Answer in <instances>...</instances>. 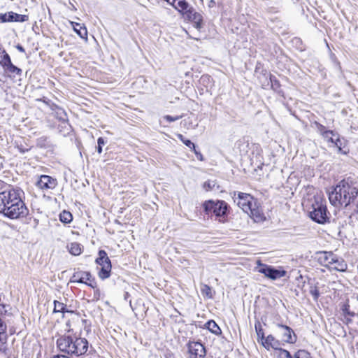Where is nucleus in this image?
Returning <instances> with one entry per match:
<instances>
[{
  "label": "nucleus",
  "instance_id": "1",
  "mask_svg": "<svg viewBox=\"0 0 358 358\" xmlns=\"http://www.w3.org/2000/svg\"><path fill=\"white\" fill-rule=\"evenodd\" d=\"M358 195L357 187L350 185L345 180L341 181L329 194L330 203L336 206H348L356 199Z\"/></svg>",
  "mask_w": 358,
  "mask_h": 358
},
{
  "label": "nucleus",
  "instance_id": "2",
  "mask_svg": "<svg viewBox=\"0 0 358 358\" xmlns=\"http://www.w3.org/2000/svg\"><path fill=\"white\" fill-rule=\"evenodd\" d=\"M233 199L237 206L252 217L255 222H258L264 220L265 217L263 210L257 200L252 195L243 192H234Z\"/></svg>",
  "mask_w": 358,
  "mask_h": 358
},
{
  "label": "nucleus",
  "instance_id": "3",
  "mask_svg": "<svg viewBox=\"0 0 358 358\" xmlns=\"http://www.w3.org/2000/svg\"><path fill=\"white\" fill-rule=\"evenodd\" d=\"M57 345L60 351L76 357L85 355L88 350V341L85 338L72 337L64 335L57 340Z\"/></svg>",
  "mask_w": 358,
  "mask_h": 358
},
{
  "label": "nucleus",
  "instance_id": "4",
  "mask_svg": "<svg viewBox=\"0 0 358 358\" xmlns=\"http://www.w3.org/2000/svg\"><path fill=\"white\" fill-rule=\"evenodd\" d=\"M23 192L20 189H13L12 201L8 202L6 210L3 215L10 219L24 217L29 210L22 199Z\"/></svg>",
  "mask_w": 358,
  "mask_h": 358
},
{
  "label": "nucleus",
  "instance_id": "5",
  "mask_svg": "<svg viewBox=\"0 0 358 358\" xmlns=\"http://www.w3.org/2000/svg\"><path fill=\"white\" fill-rule=\"evenodd\" d=\"M227 203L224 201L217 200L207 201L203 203V208L207 214H213L216 217H220L219 221L223 222L222 217L227 214Z\"/></svg>",
  "mask_w": 358,
  "mask_h": 358
},
{
  "label": "nucleus",
  "instance_id": "6",
  "mask_svg": "<svg viewBox=\"0 0 358 358\" xmlns=\"http://www.w3.org/2000/svg\"><path fill=\"white\" fill-rule=\"evenodd\" d=\"M96 263L100 266L99 277L102 280L108 278L110 275L112 266L106 251L100 250L99 252V257L96 259Z\"/></svg>",
  "mask_w": 358,
  "mask_h": 358
},
{
  "label": "nucleus",
  "instance_id": "7",
  "mask_svg": "<svg viewBox=\"0 0 358 358\" xmlns=\"http://www.w3.org/2000/svg\"><path fill=\"white\" fill-rule=\"evenodd\" d=\"M312 206L313 210L310 212L311 219L319 224L325 223L328 220L326 205L323 204L322 201H315Z\"/></svg>",
  "mask_w": 358,
  "mask_h": 358
},
{
  "label": "nucleus",
  "instance_id": "8",
  "mask_svg": "<svg viewBox=\"0 0 358 358\" xmlns=\"http://www.w3.org/2000/svg\"><path fill=\"white\" fill-rule=\"evenodd\" d=\"M258 264L259 266L257 268L258 272L273 280L284 277L287 273L285 270L276 269L267 264H262L259 261L258 262Z\"/></svg>",
  "mask_w": 358,
  "mask_h": 358
},
{
  "label": "nucleus",
  "instance_id": "9",
  "mask_svg": "<svg viewBox=\"0 0 358 358\" xmlns=\"http://www.w3.org/2000/svg\"><path fill=\"white\" fill-rule=\"evenodd\" d=\"M70 282L84 283L93 288L96 287L94 280L92 278L90 273L87 271L75 272L71 278Z\"/></svg>",
  "mask_w": 358,
  "mask_h": 358
},
{
  "label": "nucleus",
  "instance_id": "10",
  "mask_svg": "<svg viewBox=\"0 0 358 358\" xmlns=\"http://www.w3.org/2000/svg\"><path fill=\"white\" fill-rule=\"evenodd\" d=\"M188 358H204L206 354L204 346L199 342L188 343Z\"/></svg>",
  "mask_w": 358,
  "mask_h": 358
},
{
  "label": "nucleus",
  "instance_id": "11",
  "mask_svg": "<svg viewBox=\"0 0 358 358\" xmlns=\"http://www.w3.org/2000/svg\"><path fill=\"white\" fill-rule=\"evenodd\" d=\"M1 63L3 69L10 74V76H21L22 69L13 64L10 56L7 53L3 55Z\"/></svg>",
  "mask_w": 358,
  "mask_h": 358
},
{
  "label": "nucleus",
  "instance_id": "12",
  "mask_svg": "<svg viewBox=\"0 0 358 358\" xmlns=\"http://www.w3.org/2000/svg\"><path fill=\"white\" fill-rule=\"evenodd\" d=\"M318 262L323 266L329 268V265L334 261L337 257L333 252L329 251H320L317 252Z\"/></svg>",
  "mask_w": 358,
  "mask_h": 358
},
{
  "label": "nucleus",
  "instance_id": "13",
  "mask_svg": "<svg viewBox=\"0 0 358 358\" xmlns=\"http://www.w3.org/2000/svg\"><path fill=\"white\" fill-rule=\"evenodd\" d=\"M36 185L41 189H53L57 185V181L49 176L43 175L37 181Z\"/></svg>",
  "mask_w": 358,
  "mask_h": 358
},
{
  "label": "nucleus",
  "instance_id": "14",
  "mask_svg": "<svg viewBox=\"0 0 358 358\" xmlns=\"http://www.w3.org/2000/svg\"><path fill=\"white\" fill-rule=\"evenodd\" d=\"M13 190V189H10L0 192V213L3 214L5 212L8 204H9L8 202L12 201Z\"/></svg>",
  "mask_w": 358,
  "mask_h": 358
},
{
  "label": "nucleus",
  "instance_id": "15",
  "mask_svg": "<svg viewBox=\"0 0 358 358\" xmlns=\"http://www.w3.org/2000/svg\"><path fill=\"white\" fill-rule=\"evenodd\" d=\"M278 326L282 330V337L285 342L293 343L296 341L295 335L294 334V336H292L294 331L290 327L282 324H278Z\"/></svg>",
  "mask_w": 358,
  "mask_h": 358
},
{
  "label": "nucleus",
  "instance_id": "16",
  "mask_svg": "<svg viewBox=\"0 0 358 358\" xmlns=\"http://www.w3.org/2000/svg\"><path fill=\"white\" fill-rule=\"evenodd\" d=\"M262 345L267 350L273 348L278 350L280 348V343L275 339L272 335H268L262 342Z\"/></svg>",
  "mask_w": 358,
  "mask_h": 358
},
{
  "label": "nucleus",
  "instance_id": "17",
  "mask_svg": "<svg viewBox=\"0 0 358 358\" xmlns=\"http://www.w3.org/2000/svg\"><path fill=\"white\" fill-rule=\"evenodd\" d=\"M347 268L348 266L345 261L338 255L331 264L329 265V269L337 271H345Z\"/></svg>",
  "mask_w": 358,
  "mask_h": 358
},
{
  "label": "nucleus",
  "instance_id": "18",
  "mask_svg": "<svg viewBox=\"0 0 358 358\" xmlns=\"http://www.w3.org/2000/svg\"><path fill=\"white\" fill-rule=\"evenodd\" d=\"M187 17L193 21L194 22H198L199 21H202V16L200 13L194 11L192 8H190L185 13Z\"/></svg>",
  "mask_w": 358,
  "mask_h": 358
},
{
  "label": "nucleus",
  "instance_id": "19",
  "mask_svg": "<svg viewBox=\"0 0 358 358\" xmlns=\"http://www.w3.org/2000/svg\"><path fill=\"white\" fill-rule=\"evenodd\" d=\"M73 24V30L78 34V35L82 38H87V31L85 27H83L79 23L71 22Z\"/></svg>",
  "mask_w": 358,
  "mask_h": 358
},
{
  "label": "nucleus",
  "instance_id": "20",
  "mask_svg": "<svg viewBox=\"0 0 358 358\" xmlns=\"http://www.w3.org/2000/svg\"><path fill=\"white\" fill-rule=\"evenodd\" d=\"M179 12L185 13L191 7L185 0H177L175 3H171Z\"/></svg>",
  "mask_w": 358,
  "mask_h": 358
},
{
  "label": "nucleus",
  "instance_id": "21",
  "mask_svg": "<svg viewBox=\"0 0 358 358\" xmlns=\"http://www.w3.org/2000/svg\"><path fill=\"white\" fill-rule=\"evenodd\" d=\"M54 313H62L63 314L66 313H73V311L67 309L66 305L62 302L55 300L54 301Z\"/></svg>",
  "mask_w": 358,
  "mask_h": 358
},
{
  "label": "nucleus",
  "instance_id": "22",
  "mask_svg": "<svg viewBox=\"0 0 358 358\" xmlns=\"http://www.w3.org/2000/svg\"><path fill=\"white\" fill-rule=\"evenodd\" d=\"M205 327L212 333L219 335L221 334V329L216 322L213 320H210L205 324Z\"/></svg>",
  "mask_w": 358,
  "mask_h": 358
},
{
  "label": "nucleus",
  "instance_id": "23",
  "mask_svg": "<svg viewBox=\"0 0 358 358\" xmlns=\"http://www.w3.org/2000/svg\"><path fill=\"white\" fill-rule=\"evenodd\" d=\"M256 162H255L253 160L251 162V165L254 166V171L259 176H261L264 174V172L262 171L263 167L264 166V164L263 162H262L260 160H257L258 158H255Z\"/></svg>",
  "mask_w": 358,
  "mask_h": 358
},
{
  "label": "nucleus",
  "instance_id": "24",
  "mask_svg": "<svg viewBox=\"0 0 358 358\" xmlns=\"http://www.w3.org/2000/svg\"><path fill=\"white\" fill-rule=\"evenodd\" d=\"M255 328L257 335V341L262 343L266 338L264 337V333L261 323L259 322H257L255 323Z\"/></svg>",
  "mask_w": 358,
  "mask_h": 358
},
{
  "label": "nucleus",
  "instance_id": "25",
  "mask_svg": "<svg viewBox=\"0 0 358 358\" xmlns=\"http://www.w3.org/2000/svg\"><path fill=\"white\" fill-rule=\"evenodd\" d=\"M69 251L73 255H79L82 252L81 245L78 243H71Z\"/></svg>",
  "mask_w": 358,
  "mask_h": 358
},
{
  "label": "nucleus",
  "instance_id": "26",
  "mask_svg": "<svg viewBox=\"0 0 358 358\" xmlns=\"http://www.w3.org/2000/svg\"><path fill=\"white\" fill-rule=\"evenodd\" d=\"M37 145L41 148H52V145L50 141L48 140V138L46 136H42L37 140Z\"/></svg>",
  "mask_w": 358,
  "mask_h": 358
},
{
  "label": "nucleus",
  "instance_id": "27",
  "mask_svg": "<svg viewBox=\"0 0 358 358\" xmlns=\"http://www.w3.org/2000/svg\"><path fill=\"white\" fill-rule=\"evenodd\" d=\"M60 221L63 223H70L72 221L73 217L70 212L64 210L59 215Z\"/></svg>",
  "mask_w": 358,
  "mask_h": 358
},
{
  "label": "nucleus",
  "instance_id": "28",
  "mask_svg": "<svg viewBox=\"0 0 358 358\" xmlns=\"http://www.w3.org/2000/svg\"><path fill=\"white\" fill-rule=\"evenodd\" d=\"M13 12L0 13V23L13 22Z\"/></svg>",
  "mask_w": 358,
  "mask_h": 358
},
{
  "label": "nucleus",
  "instance_id": "29",
  "mask_svg": "<svg viewBox=\"0 0 358 358\" xmlns=\"http://www.w3.org/2000/svg\"><path fill=\"white\" fill-rule=\"evenodd\" d=\"M178 138L188 148L190 149H194L195 155H199V153L196 150L195 145L190 140L185 139L182 134H179Z\"/></svg>",
  "mask_w": 358,
  "mask_h": 358
},
{
  "label": "nucleus",
  "instance_id": "30",
  "mask_svg": "<svg viewBox=\"0 0 358 358\" xmlns=\"http://www.w3.org/2000/svg\"><path fill=\"white\" fill-rule=\"evenodd\" d=\"M7 334H0V352H4L6 348Z\"/></svg>",
  "mask_w": 358,
  "mask_h": 358
},
{
  "label": "nucleus",
  "instance_id": "31",
  "mask_svg": "<svg viewBox=\"0 0 358 358\" xmlns=\"http://www.w3.org/2000/svg\"><path fill=\"white\" fill-rule=\"evenodd\" d=\"M13 22H23L29 20V16L26 15H20L13 12Z\"/></svg>",
  "mask_w": 358,
  "mask_h": 358
},
{
  "label": "nucleus",
  "instance_id": "32",
  "mask_svg": "<svg viewBox=\"0 0 358 358\" xmlns=\"http://www.w3.org/2000/svg\"><path fill=\"white\" fill-rule=\"evenodd\" d=\"M217 183L215 180H208L203 183V188L206 191H210L215 189L216 187Z\"/></svg>",
  "mask_w": 358,
  "mask_h": 358
},
{
  "label": "nucleus",
  "instance_id": "33",
  "mask_svg": "<svg viewBox=\"0 0 358 358\" xmlns=\"http://www.w3.org/2000/svg\"><path fill=\"white\" fill-rule=\"evenodd\" d=\"M342 310L345 315H350L351 317H353L355 315V313L354 311H351L350 310V306L348 303H345L343 306Z\"/></svg>",
  "mask_w": 358,
  "mask_h": 358
},
{
  "label": "nucleus",
  "instance_id": "34",
  "mask_svg": "<svg viewBox=\"0 0 358 358\" xmlns=\"http://www.w3.org/2000/svg\"><path fill=\"white\" fill-rule=\"evenodd\" d=\"M278 350H279V358H292L290 353L287 350L282 349L281 348Z\"/></svg>",
  "mask_w": 358,
  "mask_h": 358
},
{
  "label": "nucleus",
  "instance_id": "35",
  "mask_svg": "<svg viewBox=\"0 0 358 358\" xmlns=\"http://www.w3.org/2000/svg\"><path fill=\"white\" fill-rule=\"evenodd\" d=\"M201 292L203 294H206L207 296H208L210 298L212 297L211 288L208 285H204L203 286V287L201 288Z\"/></svg>",
  "mask_w": 358,
  "mask_h": 358
},
{
  "label": "nucleus",
  "instance_id": "36",
  "mask_svg": "<svg viewBox=\"0 0 358 358\" xmlns=\"http://www.w3.org/2000/svg\"><path fill=\"white\" fill-rule=\"evenodd\" d=\"M97 143H98V145L96 147V149H97L98 153L101 154V151H102V146L106 144V141H104V139L102 137H100L97 140Z\"/></svg>",
  "mask_w": 358,
  "mask_h": 358
},
{
  "label": "nucleus",
  "instance_id": "37",
  "mask_svg": "<svg viewBox=\"0 0 358 358\" xmlns=\"http://www.w3.org/2000/svg\"><path fill=\"white\" fill-rule=\"evenodd\" d=\"M309 353L306 350H299L296 355V358H308Z\"/></svg>",
  "mask_w": 358,
  "mask_h": 358
},
{
  "label": "nucleus",
  "instance_id": "38",
  "mask_svg": "<svg viewBox=\"0 0 358 358\" xmlns=\"http://www.w3.org/2000/svg\"><path fill=\"white\" fill-rule=\"evenodd\" d=\"M270 80H271V87L274 90H276L277 88H278L280 87V83H279L278 80L274 76H271Z\"/></svg>",
  "mask_w": 358,
  "mask_h": 358
},
{
  "label": "nucleus",
  "instance_id": "39",
  "mask_svg": "<svg viewBox=\"0 0 358 358\" xmlns=\"http://www.w3.org/2000/svg\"><path fill=\"white\" fill-rule=\"evenodd\" d=\"M7 326L3 320L0 317V334H6Z\"/></svg>",
  "mask_w": 358,
  "mask_h": 358
},
{
  "label": "nucleus",
  "instance_id": "40",
  "mask_svg": "<svg viewBox=\"0 0 358 358\" xmlns=\"http://www.w3.org/2000/svg\"><path fill=\"white\" fill-rule=\"evenodd\" d=\"M180 117H181V116H174L173 117V116H171L169 115H166L164 117V119H165L166 120H167L169 122H175V121L178 120Z\"/></svg>",
  "mask_w": 358,
  "mask_h": 358
},
{
  "label": "nucleus",
  "instance_id": "41",
  "mask_svg": "<svg viewBox=\"0 0 358 358\" xmlns=\"http://www.w3.org/2000/svg\"><path fill=\"white\" fill-rule=\"evenodd\" d=\"M336 145L338 146L339 150L341 151V153L343 155H346L348 152L346 150H343L342 148L340 147L341 145V141L339 139L336 140Z\"/></svg>",
  "mask_w": 358,
  "mask_h": 358
},
{
  "label": "nucleus",
  "instance_id": "42",
  "mask_svg": "<svg viewBox=\"0 0 358 358\" xmlns=\"http://www.w3.org/2000/svg\"><path fill=\"white\" fill-rule=\"evenodd\" d=\"M6 306L3 303H0V315L6 314Z\"/></svg>",
  "mask_w": 358,
  "mask_h": 358
},
{
  "label": "nucleus",
  "instance_id": "43",
  "mask_svg": "<svg viewBox=\"0 0 358 358\" xmlns=\"http://www.w3.org/2000/svg\"><path fill=\"white\" fill-rule=\"evenodd\" d=\"M210 77L209 76H202L201 78V81L205 82V81H209Z\"/></svg>",
  "mask_w": 358,
  "mask_h": 358
},
{
  "label": "nucleus",
  "instance_id": "44",
  "mask_svg": "<svg viewBox=\"0 0 358 358\" xmlns=\"http://www.w3.org/2000/svg\"><path fill=\"white\" fill-rule=\"evenodd\" d=\"M16 48H17L20 52H25L24 48L22 45H17L16 46Z\"/></svg>",
  "mask_w": 358,
  "mask_h": 358
},
{
  "label": "nucleus",
  "instance_id": "45",
  "mask_svg": "<svg viewBox=\"0 0 358 358\" xmlns=\"http://www.w3.org/2000/svg\"><path fill=\"white\" fill-rule=\"evenodd\" d=\"M201 22H202V21H199L198 22H194L195 24V25H194L195 28H196L198 29H200L201 27Z\"/></svg>",
  "mask_w": 358,
  "mask_h": 358
},
{
  "label": "nucleus",
  "instance_id": "46",
  "mask_svg": "<svg viewBox=\"0 0 358 358\" xmlns=\"http://www.w3.org/2000/svg\"><path fill=\"white\" fill-rule=\"evenodd\" d=\"M215 1L214 0H210L209 1V5L208 6H209V7H213V6H215Z\"/></svg>",
  "mask_w": 358,
  "mask_h": 358
},
{
  "label": "nucleus",
  "instance_id": "47",
  "mask_svg": "<svg viewBox=\"0 0 358 358\" xmlns=\"http://www.w3.org/2000/svg\"><path fill=\"white\" fill-rule=\"evenodd\" d=\"M169 3H175L177 0H166Z\"/></svg>",
  "mask_w": 358,
  "mask_h": 358
},
{
  "label": "nucleus",
  "instance_id": "48",
  "mask_svg": "<svg viewBox=\"0 0 358 358\" xmlns=\"http://www.w3.org/2000/svg\"><path fill=\"white\" fill-rule=\"evenodd\" d=\"M66 326L69 327V328L66 329V331L69 333L71 331V329H70V326H69V322L66 323Z\"/></svg>",
  "mask_w": 358,
  "mask_h": 358
},
{
  "label": "nucleus",
  "instance_id": "49",
  "mask_svg": "<svg viewBox=\"0 0 358 358\" xmlns=\"http://www.w3.org/2000/svg\"><path fill=\"white\" fill-rule=\"evenodd\" d=\"M324 134H326V136H327V134H333V131H326L324 132Z\"/></svg>",
  "mask_w": 358,
  "mask_h": 358
},
{
  "label": "nucleus",
  "instance_id": "50",
  "mask_svg": "<svg viewBox=\"0 0 358 358\" xmlns=\"http://www.w3.org/2000/svg\"><path fill=\"white\" fill-rule=\"evenodd\" d=\"M72 8L74 10H76V8L73 5H72Z\"/></svg>",
  "mask_w": 358,
  "mask_h": 358
},
{
  "label": "nucleus",
  "instance_id": "51",
  "mask_svg": "<svg viewBox=\"0 0 358 358\" xmlns=\"http://www.w3.org/2000/svg\"><path fill=\"white\" fill-rule=\"evenodd\" d=\"M357 209H358V203H357Z\"/></svg>",
  "mask_w": 358,
  "mask_h": 358
}]
</instances>
